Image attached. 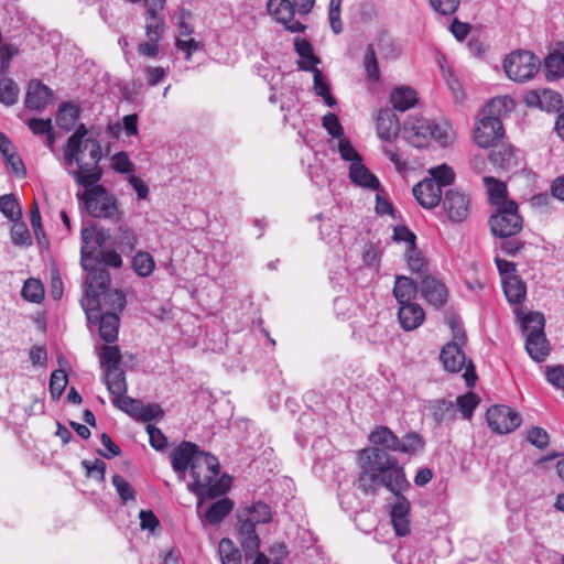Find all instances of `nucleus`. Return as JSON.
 Returning a JSON list of instances; mask_svg holds the SVG:
<instances>
[{
  "label": "nucleus",
  "instance_id": "obj_9",
  "mask_svg": "<svg viewBox=\"0 0 564 564\" xmlns=\"http://www.w3.org/2000/svg\"><path fill=\"white\" fill-rule=\"evenodd\" d=\"M99 358L104 368V381L112 398L127 394L128 384L126 373L120 367L122 357L119 347L102 346Z\"/></svg>",
  "mask_w": 564,
  "mask_h": 564
},
{
  "label": "nucleus",
  "instance_id": "obj_44",
  "mask_svg": "<svg viewBox=\"0 0 564 564\" xmlns=\"http://www.w3.org/2000/svg\"><path fill=\"white\" fill-rule=\"evenodd\" d=\"M132 264L134 271L142 278L149 276L155 268L153 257L145 251L138 252L133 257Z\"/></svg>",
  "mask_w": 564,
  "mask_h": 564
},
{
  "label": "nucleus",
  "instance_id": "obj_31",
  "mask_svg": "<svg viewBox=\"0 0 564 564\" xmlns=\"http://www.w3.org/2000/svg\"><path fill=\"white\" fill-rule=\"evenodd\" d=\"M503 292L507 300L512 304H520L527 294L524 282L518 275L502 278Z\"/></svg>",
  "mask_w": 564,
  "mask_h": 564
},
{
  "label": "nucleus",
  "instance_id": "obj_42",
  "mask_svg": "<svg viewBox=\"0 0 564 564\" xmlns=\"http://www.w3.org/2000/svg\"><path fill=\"white\" fill-rule=\"evenodd\" d=\"M484 182L486 184L489 198L494 205L497 207H500L502 204H507L508 202L505 200L506 194H507V187L505 183L496 180L491 176H485Z\"/></svg>",
  "mask_w": 564,
  "mask_h": 564
},
{
  "label": "nucleus",
  "instance_id": "obj_39",
  "mask_svg": "<svg viewBox=\"0 0 564 564\" xmlns=\"http://www.w3.org/2000/svg\"><path fill=\"white\" fill-rule=\"evenodd\" d=\"M79 117V109L72 104H63L56 115V123L61 129L69 131Z\"/></svg>",
  "mask_w": 564,
  "mask_h": 564
},
{
  "label": "nucleus",
  "instance_id": "obj_63",
  "mask_svg": "<svg viewBox=\"0 0 564 564\" xmlns=\"http://www.w3.org/2000/svg\"><path fill=\"white\" fill-rule=\"evenodd\" d=\"M431 7L438 13L451 15L455 13L459 7V0H429Z\"/></svg>",
  "mask_w": 564,
  "mask_h": 564
},
{
  "label": "nucleus",
  "instance_id": "obj_21",
  "mask_svg": "<svg viewBox=\"0 0 564 564\" xmlns=\"http://www.w3.org/2000/svg\"><path fill=\"white\" fill-rule=\"evenodd\" d=\"M398 318L401 327L406 330H414L422 325L425 313L420 304L410 302L399 305Z\"/></svg>",
  "mask_w": 564,
  "mask_h": 564
},
{
  "label": "nucleus",
  "instance_id": "obj_47",
  "mask_svg": "<svg viewBox=\"0 0 564 564\" xmlns=\"http://www.w3.org/2000/svg\"><path fill=\"white\" fill-rule=\"evenodd\" d=\"M19 87L10 78L0 79V102L12 106L18 101Z\"/></svg>",
  "mask_w": 564,
  "mask_h": 564
},
{
  "label": "nucleus",
  "instance_id": "obj_16",
  "mask_svg": "<svg viewBox=\"0 0 564 564\" xmlns=\"http://www.w3.org/2000/svg\"><path fill=\"white\" fill-rule=\"evenodd\" d=\"M417 203L427 209L436 207L442 198V189L435 180L424 178L413 187Z\"/></svg>",
  "mask_w": 564,
  "mask_h": 564
},
{
  "label": "nucleus",
  "instance_id": "obj_37",
  "mask_svg": "<svg viewBox=\"0 0 564 564\" xmlns=\"http://www.w3.org/2000/svg\"><path fill=\"white\" fill-rule=\"evenodd\" d=\"M431 414L437 423L449 422L455 419V405L445 399L434 400L430 405Z\"/></svg>",
  "mask_w": 564,
  "mask_h": 564
},
{
  "label": "nucleus",
  "instance_id": "obj_18",
  "mask_svg": "<svg viewBox=\"0 0 564 564\" xmlns=\"http://www.w3.org/2000/svg\"><path fill=\"white\" fill-rule=\"evenodd\" d=\"M200 451L198 446L191 442H183L176 449H174L170 457L173 469L183 474L187 468H192L194 459L198 456Z\"/></svg>",
  "mask_w": 564,
  "mask_h": 564
},
{
  "label": "nucleus",
  "instance_id": "obj_43",
  "mask_svg": "<svg viewBox=\"0 0 564 564\" xmlns=\"http://www.w3.org/2000/svg\"><path fill=\"white\" fill-rule=\"evenodd\" d=\"M544 315L539 312H530L522 318V329L528 335L544 334Z\"/></svg>",
  "mask_w": 564,
  "mask_h": 564
},
{
  "label": "nucleus",
  "instance_id": "obj_55",
  "mask_svg": "<svg viewBox=\"0 0 564 564\" xmlns=\"http://www.w3.org/2000/svg\"><path fill=\"white\" fill-rule=\"evenodd\" d=\"M406 262L412 272L420 273L421 278L424 274V269L426 267L425 258L422 252L416 249V247L406 248Z\"/></svg>",
  "mask_w": 564,
  "mask_h": 564
},
{
  "label": "nucleus",
  "instance_id": "obj_14",
  "mask_svg": "<svg viewBox=\"0 0 564 564\" xmlns=\"http://www.w3.org/2000/svg\"><path fill=\"white\" fill-rule=\"evenodd\" d=\"M267 10L289 32L300 33L306 30V25L294 19L297 10L293 0H268Z\"/></svg>",
  "mask_w": 564,
  "mask_h": 564
},
{
  "label": "nucleus",
  "instance_id": "obj_58",
  "mask_svg": "<svg viewBox=\"0 0 564 564\" xmlns=\"http://www.w3.org/2000/svg\"><path fill=\"white\" fill-rule=\"evenodd\" d=\"M338 152L340 154V158L345 161H348L350 163L360 162L361 156L356 151V149L352 147L350 141L346 139L345 137L339 139L338 142Z\"/></svg>",
  "mask_w": 564,
  "mask_h": 564
},
{
  "label": "nucleus",
  "instance_id": "obj_22",
  "mask_svg": "<svg viewBox=\"0 0 564 564\" xmlns=\"http://www.w3.org/2000/svg\"><path fill=\"white\" fill-rule=\"evenodd\" d=\"M145 35L147 37H154V40H161L164 32V20L159 14V11L163 9L162 0L151 3L148 0L145 4Z\"/></svg>",
  "mask_w": 564,
  "mask_h": 564
},
{
  "label": "nucleus",
  "instance_id": "obj_46",
  "mask_svg": "<svg viewBox=\"0 0 564 564\" xmlns=\"http://www.w3.org/2000/svg\"><path fill=\"white\" fill-rule=\"evenodd\" d=\"M218 553L221 564H241L240 551L234 547L229 539H223L219 542Z\"/></svg>",
  "mask_w": 564,
  "mask_h": 564
},
{
  "label": "nucleus",
  "instance_id": "obj_61",
  "mask_svg": "<svg viewBox=\"0 0 564 564\" xmlns=\"http://www.w3.org/2000/svg\"><path fill=\"white\" fill-rule=\"evenodd\" d=\"M112 169L118 173H132L134 165L131 162L129 155L121 151L116 153L111 160Z\"/></svg>",
  "mask_w": 564,
  "mask_h": 564
},
{
  "label": "nucleus",
  "instance_id": "obj_2",
  "mask_svg": "<svg viewBox=\"0 0 564 564\" xmlns=\"http://www.w3.org/2000/svg\"><path fill=\"white\" fill-rule=\"evenodd\" d=\"M193 482L187 485L188 491L198 497L197 510L205 498H216L226 494L230 487V478L219 476V462L216 456L200 452L191 468Z\"/></svg>",
  "mask_w": 564,
  "mask_h": 564
},
{
  "label": "nucleus",
  "instance_id": "obj_11",
  "mask_svg": "<svg viewBox=\"0 0 564 564\" xmlns=\"http://www.w3.org/2000/svg\"><path fill=\"white\" fill-rule=\"evenodd\" d=\"M508 78L524 83L533 78L540 69V59L529 51L519 50L510 53L503 61Z\"/></svg>",
  "mask_w": 564,
  "mask_h": 564
},
{
  "label": "nucleus",
  "instance_id": "obj_36",
  "mask_svg": "<svg viewBox=\"0 0 564 564\" xmlns=\"http://www.w3.org/2000/svg\"><path fill=\"white\" fill-rule=\"evenodd\" d=\"M399 437L387 426H378L369 434L370 443L394 452Z\"/></svg>",
  "mask_w": 564,
  "mask_h": 564
},
{
  "label": "nucleus",
  "instance_id": "obj_57",
  "mask_svg": "<svg viewBox=\"0 0 564 564\" xmlns=\"http://www.w3.org/2000/svg\"><path fill=\"white\" fill-rule=\"evenodd\" d=\"M83 467L86 469L87 475L98 481L105 480L106 463L101 459H95L94 462L83 460Z\"/></svg>",
  "mask_w": 564,
  "mask_h": 564
},
{
  "label": "nucleus",
  "instance_id": "obj_3",
  "mask_svg": "<svg viewBox=\"0 0 564 564\" xmlns=\"http://www.w3.org/2000/svg\"><path fill=\"white\" fill-rule=\"evenodd\" d=\"M64 165L67 167L76 165L75 170L68 173L79 186H90L99 183L102 177V170L99 162L102 156L101 147L98 140L88 139L84 144L69 155L68 147L63 149Z\"/></svg>",
  "mask_w": 564,
  "mask_h": 564
},
{
  "label": "nucleus",
  "instance_id": "obj_4",
  "mask_svg": "<svg viewBox=\"0 0 564 564\" xmlns=\"http://www.w3.org/2000/svg\"><path fill=\"white\" fill-rule=\"evenodd\" d=\"M513 100L509 96L492 98L484 108L486 113L477 120L473 130L475 143L482 149L496 147L503 138L505 128L502 126L501 116L512 110Z\"/></svg>",
  "mask_w": 564,
  "mask_h": 564
},
{
  "label": "nucleus",
  "instance_id": "obj_5",
  "mask_svg": "<svg viewBox=\"0 0 564 564\" xmlns=\"http://www.w3.org/2000/svg\"><path fill=\"white\" fill-rule=\"evenodd\" d=\"M83 193H77L76 197L89 216L93 218L105 219L112 224L121 223L123 210L117 197L105 186L98 183L90 186H83Z\"/></svg>",
  "mask_w": 564,
  "mask_h": 564
},
{
  "label": "nucleus",
  "instance_id": "obj_40",
  "mask_svg": "<svg viewBox=\"0 0 564 564\" xmlns=\"http://www.w3.org/2000/svg\"><path fill=\"white\" fill-rule=\"evenodd\" d=\"M544 70L547 79L564 77V54L553 52L544 59Z\"/></svg>",
  "mask_w": 564,
  "mask_h": 564
},
{
  "label": "nucleus",
  "instance_id": "obj_35",
  "mask_svg": "<svg viewBox=\"0 0 564 564\" xmlns=\"http://www.w3.org/2000/svg\"><path fill=\"white\" fill-rule=\"evenodd\" d=\"M101 304L98 312H115L120 313L126 307V295L120 290L109 289L100 296Z\"/></svg>",
  "mask_w": 564,
  "mask_h": 564
},
{
  "label": "nucleus",
  "instance_id": "obj_7",
  "mask_svg": "<svg viewBox=\"0 0 564 564\" xmlns=\"http://www.w3.org/2000/svg\"><path fill=\"white\" fill-rule=\"evenodd\" d=\"M451 326L453 329V341L443 346L440 359L444 368L449 372H459L464 369L463 378L468 387H473L477 379L475 367L471 360L466 361V356L462 348L467 340L466 334L458 324L452 323Z\"/></svg>",
  "mask_w": 564,
  "mask_h": 564
},
{
  "label": "nucleus",
  "instance_id": "obj_49",
  "mask_svg": "<svg viewBox=\"0 0 564 564\" xmlns=\"http://www.w3.org/2000/svg\"><path fill=\"white\" fill-rule=\"evenodd\" d=\"M22 296L32 303H40L44 297V288L40 280L29 279L21 291Z\"/></svg>",
  "mask_w": 564,
  "mask_h": 564
},
{
  "label": "nucleus",
  "instance_id": "obj_33",
  "mask_svg": "<svg viewBox=\"0 0 564 564\" xmlns=\"http://www.w3.org/2000/svg\"><path fill=\"white\" fill-rule=\"evenodd\" d=\"M234 502L229 498H221L213 502L204 513V519L209 524H218L232 510Z\"/></svg>",
  "mask_w": 564,
  "mask_h": 564
},
{
  "label": "nucleus",
  "instance_id": "obj_12",
  "mask_svg": "<svg viewBox=\"0 0 564 564\" xmlns=\"http://www.w3.org/2000/svg\"><path fill=\"white\" fill-rule=\"evenodd\" d=\"M491 232L500 238H509L522 229V218L518 213V205L508 202L496 208L489 220Z\"/></svg>",
  "mask_w": 564,
  "mask_h": 564
},
{
  "label": "nucleus",
  "instance_id": "obj_59",
  "mask_svg": "<svg viewBox=\"0 0 564 564\" xmlns=\"http://www.w3.org/2000/svg\"><path fill=\"white\" fill-rule=\"evenodd\" d=\"M145 431L147 433L149 434V442H150V445L156 449V451H162L166 447L167 445V438L166 436L162 433V431L152 425V424H148L145 426Z\"/></svg>",
  "mask_w": 564,
  "mask_h": 564
},
{
  "label": "nucleus",
  "instance_id": "obj_38",
  "mask_svg": "<svg viewBox=\"0 0 564 564\" xmlns=\"http://www.w3.org/2000/svg\"><path fill=\"white\" fill-rule=\"evenodd\" d=\"M138 236L134 230L126 224H120L116 236V245L121 252H132L138 245Z\"/></svg>",
  "mask_w": 564,
  "mask_h": 564
},
{
  "label": "nucleus",
  "instance_id": "obj_24",
  "mask_svg": "<svg viewBox=\"0 0 564 564\" xmlns=\"http://www.w3.org/2000/svg\"><path fill=\"white\" fill-rule=\"evenodd\" d=\"M400 131V122L390 109L380 110L377 118V132L380 139L391 141Z\"/></svg>",
  "mask_w": 564,
  "mask_h": 564
},
{
  "label": "nucleus",
  "instance_id": "obj_26",
  "mask_svg": "<svg viewBox=\"0 0 564 564\" xmlns=\"http://www.w3.org/2000/svg\"><path fill=\"white\" fill-rule=\"evenodd\" d=\"M391 522L397 535L405 536L410 533V507L404 498L392 507Z\"/></svg>",
  "mask_w": 564,
  "mask_h": 564
},
{
  "label": "nucleus",
  "instance_id": "obj_45",
  "mask_svg": "<svg viewBox=\"0 0 564 564\" xmlns=\"http://www.w3.org/2000/svg\"><path fill=\"white\" fill-rule=\"evenodd\" d=\"M112 404L129 414L131 417L139 420L142 409V402L140 400L132 399L123 394L117 398H112Z\"/></svg>",
  "mask_w": 564,
  "mask_h": 564
},
{
  "label": "nucleus",
  "instance_id": "obj_51",
  "mask_svg": "<svg viewBox=\"0 0 564 564\" xmlns=\"http://www.w3.org/2000/svg\"><path fill=\"white\" fill-rule=\"evenodd\" d=\"M479 403V398L473 393L467 392L463 395H459L456 400V404L462 415L466 420H470L475 409Z\"/></svg>",
  "mask_w": 564,
  "mask_h": 564
},
{
  "label": "nucleus",
  "instance_id": "obj_28",
  "mask_svg": "<svg viewBox=\"0 0 564 564\" xmlns=\"http://www.w3.org/2000/svg\"><path fill=\"white\" fill-rule=\"evenodd\" d=\"M96 228L85 227L82 229V248H80V263L87 270L88 262L97 260L98 247L95 246Z\"/></svg>",
  "mask_w": 564,
  "mask_h": 564
},
{
  "label": "nucleus",
  "instance_id": "obj_52",
  "mask_svg": "<svg viewBox=\"0 0 564 564\" xmlns=\"http://www.w3.org/2000/svg\"><path fill=\"white\" fill-rule=\"evenodd\" d=\"M68 383V377L63 369H56L50 378V392L53 399L57 400Z\"/></svg>",
  "mask_w": 564,
  "mask_h": 564
},
{
  "label": "nucleus",
  "instance_id": "obj_64",
  "mask_svg": "<svg viewBox=\"0 0 564 564\" xmlns=\"http://www.w3.org/2000/svg\"><path fill=\"white\" fill-rule=\"evenodd\" d=\"M545 375L551 384L558 389H564V366L547 367Z\"/></svg>",
  "mask_w": 564,
  "mask_h": 564
},
{
  "label": "nucleus",
  "instance_id": "obj_54",
  "mask_svg": "<svg viewBox=\"0 0 564 564\" xmlns=\"http://www.w3.org/2000/svg\"><path fill=\"white\" fill-rule=\"evenodd\" d=\"M431 177L429 180H435L440 185L441 189L444 186H448L455 178L454 171L446 164H442L436 167H432L430 171Z\"/></svg>",
  "mask_w": 564,
  "mask_h": 564
},
{
  "label": "nucleus",
  "instance_id": "obj_15",
  "mask_svg": "<svg viewBox=\"0 0 564 564\" xmlns=\"http://www.w3.org/2000/svg\"><path fill=\"white\" fill-rule=\"evenodd\" d=\"M442 207L451 221L462 223L469 214L470 199L458 189H449L442 200Z\"/></svg>",
  "mask_w": 564,
  "mask_h": 564
},
{
  "label": "nucleus",
  "instance_id": "obj_32",
  "mask_svg": "<svg viewBox=\"0 0 564 564\" xmlns=\"http://www.w3.org/2000/svg\"><path fill=\"white\" fill-rule=\"evenodd\" d=\"M525 350L533 360H545L550 354V346L545 335H528L525 340Z\"/></svg>",
  "mask_w": 564,
  "mask_h": 564
},
{
  "label": "nucleus",
  "instance_id": "obj_50",
  "mask_svg": "<svg viewBox=\"0 0 564 564\" xmlns=\"http://www.w3.org/2000/svg\"><path fill=\"white\" fill-rule=\"evenodd\" d=\"M0 212L10 220H17L22 215L19 203L13 194L0 197Z\"/></svg>",
  "mask_w": 564,
  "mask_h": 564
},
{
  "label": "nucleus",
  "instance_id": "obj_62",
  "mask_svg": "<svg viewBox=\"0 0 564 564\" xmlns=\"http://www.w3.org/2000/svg\"><path fill=\"white\" fill-rule=\"evenodd\" d=\"M528 441L535 447L542 449L545 448L550 443V437L547 432L539 426L532 427L528 432L527 436Z\"/></svg>",
  "mask_w": 564,
  "mask_h": 564
},
{
  "label": "nucleus",
  "instance_id": "obj_17",
  "mask_svg": "<svg viewBox=\"0 0 564 564\" xmlns=\"http://www.w3.org/2000/svg\"><path fill=\"white\" fill-rule=\"evenodd\" d=\"M525 100L529 105L538 106L549 112L558 111L563 104L561 94L547 88L529 91Z\"/></svg>",
  "mask_w": 564,
  "mask_h": 564
},
{
  "label": "nucleus",
  "instance_id": "obj_41",
  "mask_svg": "<svg viewBox=\"0 0 564 564\" xmlns=\"http://www.w3.org/2000/svg\"><path fill=\"white\" fill-rule=\"evenodd\" d=\"M424 448V441L415 432L408 433L402 441L398 440L395 452H401L408 455H416Z\"/></svg>",
  "mask_w": 564,
  "mask_h": 564
},
{
  "label": "nucleus",
  "instance_id": "obj_53",
  "mask_svg": "<svg viewBox=\"0 0 564 564\" xmlns=\"http://www.w3.org/2000/svg\"><path fill=\"white\" fill-rule=\"evenodd\" d=\"M112 485L123 503H127L130 500H135L137 491L122 476L113 475Z\"/></svg>",
  "mask_w": 564,
  "mask_h": 564
},
{
  "label": "nucleus",
  "instance_id": "obj_25",
  "mask_svg": "<svg viewBox=\"0 0 564 564\" xmlns=\"http://www.w3.org/2000/svg\"><path fill=\"white\" fill-rule=\"evenodd\" d=\"M294 48L301 57L297 62L300 69L305 72L317 69L316 65L321 62V59L314 54L313 46L306 39L295 37Z\"/></svg>",
  "mask_w": 564,
  "mask_h": 564
},
{
  "label": "nucleus",
  "instance_id": "obj_1",
  "mask_svg": "<svg viewBox=\"0 0 564 564\" xmlns=\"http://www.w3.org/2000/svg\"><path fill=\"white\" fill-rule=\"evenodd\" d=\"M358 487L365 494H376L380 487L399 497L410 487L399 460L383 448L370 447L359 452Z\"/></svg>",
  "mask_w": 564,
  "mask_h": 564
},
{
  "label": "nucleus",
  "instance_id": "obj_30",
  "mask_svg": "<svg viewBox=\"0 0 564 564\" xmlns=\"http://www.w3.org/2000/svg\"><path fill=\"white\" fill-rule=\"evenodd\" d=\"M419 101L416 91L406 86L397 87L390 95V102L399 111H406Z\"/></svg>",
  "mask_w": 564,
  "mask_h": 564
},
{
  "label": "nucleus",
  "instance_id": "obj_6",
  "mask_svg": "<svg viewBox=\"0 0 564 564\" xmlns=\"http://www.w3.org/2000/svg\"><path fill=\"white\" fill-rule=\"evenodd\" d=\"M237 520L239 541L245 552L259 550L260 538L256 532V525L271 522V507L262 501L240 507L237 510Z\"/></svg>",
  "mask_w": 564,
  "mask_h": 564
},
{
  "label": "nucleus",
  "instance_id": "obj_29",
  "mask_svg": "<svg viewBox=\"0 0 564 564\" xmlns=\"http://www.w3.org/2000/svg\"><path fill=\"white\" fill-rule=\"evenodd\" d=\"M349 177L352 183L358 186L378 189L380 187L379 180L362 164V162H355L350 164Z\"/></svg>",
  "mask_w": 564,
  "mask_h": 564
},
{
  "label": "nucleus",
  "instance_id": "obj_34",
  "mask_svg": "<svg viewBox=\"0 0 564 564\" xmlns=\"http://www.w3.org/2000/svg\"><path fill=\"white\" fill-rule=\"evenodd\" d=\"M417 292V285L406 276H397L393 288V295L399 305L413 302Z\"/></svg>",
  "mask_w": 564,
  "mask_h": 564
},
{
  "label": "nucleus",
  "instance_id": "obj_48",
  "mask_svg": "<svg viewBox=\"0 0 564 564\" xmlns=\"http://www.w3.org/2000/svg\"><path fill=\"white\" fill-rule=\"evenodd\" d=\"M364 65L368 80L372 83L379 80L380 70L378 66L376 50L372 44L368 45L366 48Z\"/></svg>",
  "mask_w": 564,
  "mask_h": 564
},
{
  "label": "nucleus",
  "instance_id": "obj_8",
  "mask_svg": "<svg viewBox=\"0 0 564 564\" xmlns=\"http://www.w3.org/2000/svg\"><path fill=\"white\" fill-rule=\"evenodd\" d=\"M406 141L415 148H424L434 139L441 145L452 142V133L445 127L430 122L425 118L410 117L403 128Z\"/></svg>",
  "mask_w": 564,
  "mask_h": 564
},
{
  "label": "nucleus",
  "instance_id": "obj_20",
  "mask_svg": "<svg viewBox=\"0 0 564 564\" xmlns=\"http://www.w3.org/2000/svg\"><path fill=\"white\" fill-rule=\"evenodd\" d=\"M421 293L423 297L435 307L443 306L447 299L445 284L430 275H422Z\"/></svg>",
  "mask_w": 564,
  "mask_h": 564
},
{
  "label": "nucleus",
  "instance_id": "obj_60",
  "mask_svg": "<svg viewBox=\"0 0 564 564\" xmlns=\"http://www.w3.org/2000/svg\"><path fill=\"white\" fill-rule=\"evenodd\" d=\"M87 134L88 130L85 127V124L82 123L77 127L76 131L68 138L65 147H68V152L70 156L73 152L80 147V144H84L86 140L89 139Z\"/></svg>",
  "mask_w": 564,
  "mask_h": 564
},
{
  "label": "nucleus",
  "instance_id": "obj_27",
  "mask_svg": "<svg viewBox=\"0 0 564 564\" xmlns=\"http://www.w3.org/2000/svg\"><path fill=\"white\" fill-rule=\"evenodd\" d=\"M489 159L494 165L505 171H512L519 166L518 153L511 145L502 144L497 150L491 151Z\"/></svg>",
  "mask_w": 564,
  "mask_h": 564
},
{
  "label": "nucleus",
  "instance_id": "obj_19",
  "mask_svg": "<svg viewBox=\"0 0 564 564\" xmlns=\"http://www.w3.org/2000/svg\"><path fill=\"white\" fill-rule=\"evenodd\" d=\"M53 99L52 90L39 80H31L28 86L25 107L32 110L44 109Z\"/></svg>",
  "mask_w": 564,
  "mask_h": 564
},
{
  "label": "nucleus",
  "instance_id": "obj_13",
  "mask_svg": "<svg viewBox=\"0 0 564 564\" xmlns=\"http://www.w3.org/2000/svg\"><path fill=\"white\" fill-rule=\"evenodd\" d=\"M489 427L498 434H508L522 422L521 414L507 405H494L486 413Z\"/></svg>",
  "mask_w": 564,
  "mask_h": 564
},
{
  "label": "nucleus",
  "instance_id": "obj_56",
  "mask_svg": "<svg viewBox=\"0 0 564 564\" xmlns=\"http://www.w3.org/2000/svg\"><path fill=\"white\" fill-rule=\"evenodd\" d=\"M323 127L326 129L328 134L334 138L340 139L344 137V128L339 122V118L337 115L333 112H327L323 119Z\"/></svg>",
  "mask_w": 564,
  "mask_h": 564
},
{
  "label": "nucleus",
  "instance_id": "obj_23",
  "mask_svg": "<svg viewBox=\"0 0 564 564\" xmlns=\"http://www.w3.org/2000/svg\"><path fill=\"white\" fill-rule=\"evenodd\" d=\"M98 317H93L90 322L99 323V336L106 343H113L118 338L120 319L115 312H98Z\"/></svg>",
  "mask_w": 564,
  "mask_h": 564
},
{
  "label": "nucleus",
  "instance_id": "obj_10",
  "mask_svg": "<svg viewBox=\"0 0 564 564\" xmlns=\"http://www.w3.org/2000/svg\"><path fill=\"white\" fill-rule=\"evenodd\" d=\"M86 280V296L82 301L83 308L86 312L87 319L98 317L97 311L101 304L100 296L110 286L111 276L106 268L94 267L88 264Z\"/></svg>",
  "mask_w": 564,
  "mask_h": 564
}]
</instances>
